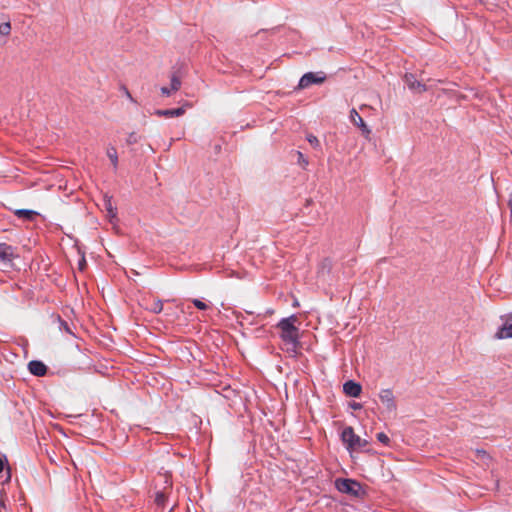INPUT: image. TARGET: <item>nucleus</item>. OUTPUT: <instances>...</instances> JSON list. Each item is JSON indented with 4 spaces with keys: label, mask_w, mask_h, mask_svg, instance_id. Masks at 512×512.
Listing matches in <instances>:
<instances>
[{
    "label": "nucleus",
    "mask_w": 512,
    "mask_h": 512,
    "mask_svg": "<svg viewBox=\"0 0 512 512\" xmlns=\"http://www.w3.org/2000/svg\"><path fill=\"white\" fill-rule=\"evenodd\" d=\"M297 321V316L291 315L290 317L283 318L277 324V327L280 329V338L285 346V350L289 353H297L300 348L299 329L295 326Z\"/></svg>",
    "instance_id": "obj_1"
},
{
    "label": "nucleus",
    "mask_w": 512,
    "mask_h": 512,
    "mask_svg": "<svg viewBox=\"0 0 512 512\" xmlns=\"http://www.w3.org/2000/svg\"><path fill=\"white\" fill-rule=\"evenodd\" d=\"M341 440L348 450H358L365 447L368 442L355 434L354 429L348 426L341 433Z\"/></svg>",
    "instance_id": "obj_2"
},
{
    "label": "nucleus",
    "mask_w": 512,
    "mask_h": 512,
    "mask_svg": "<svg viewBox=\"0 0 512 512\" xmlns=\"http://www.w3.org/2000/svg\"><path fill=\"white\" fill-rule=\"evenodd\" d=\"M326 80V74L323 71L305 73L299 81L298 88L305 89L313 84H322Z\"/></svg>",
    "instance_id": "obj_3"
},
{
    "label": "nucleus",
    "mask_w": 512,
    "mask_h": 512,
    "mask_svg": "<svg viewBox=\"0 0 512 512\" xmlns=\"http://www.w3.org/2000/svg\"><path fill=\"white\" fill-rule=\"evenodd\" d=\"M339 492L357 496L361 490L360 484L352 479H337L335 482Z\"/></svg>",
    "instance_id": "obj_4"
},
{
    "label": "nucleus",
    "mask_w": 512,
    "mask_h": 512,
    "mask_svg": "<svg viewBox=\"0 0 512 512\" xmlns=\"http://www.w3.org/2000/svg\"><path fill=\"white\" fill-rule=\"evenodd\" d=\"M379 399L389 413L396 411L397 404H396L395 396L391 389H389V388L382 389L379 392Z\"/></svg>",
    "instance_id": "obj_5"
},
{
    "label": "nucleus",
    "mask_w": 512,
    "mask_h": 512,
    "mask_svg": "<svg viewBox=\"0 0 512 512\" xmlns=\"http://www.w3.org/2000/svg\"><path fill=\"white\" fill-rule=\"evenodd\" d=\"M503 324L498 329L495 337L497 339H508L512 338V314L502 317Z\"/></svg>",
    "instance_id": "obj_6"
},
{
    "label": "nucleus",
    "mask_w": 512,
    "mask_h": 512,
    "mask_svg": "<svg viewBox=\"0 0 512 512\" xmlns=\"http://www.w3.org/2000/svg\"><path fill=\"white\" fill-rule=\"evenodd\" d=\"M404 82L408 86V88L416 93H423L427 91V87L422 82L416 79V76L412 73H407L404 76Z\"/></svg>",
    "instance_id": "obj_7"
},
{
    "label": "nucleus",
    "mask_w": 512,
    "mask_h": 512,
    "mask_svg": "<svg viewBox=\"0 0 512 512\" xmlns=\"http://www.w3.org/2000/svg\"><path fill=\"white\" fill-rule=\"evenodd\" d=\"M350 121L361 130V132L365 136V138H369V136L371 134V130L366 125L365 121L359 115L357 110L354 108L350 111Z\"/></svg>",
    "instance_id": "obj_8"
},
{
    "label": "nucleus",
    "mask_w": 512,
    "mask_h": 512,
    "mask_svg": "<svg viewBox=\"0 0 512 512\" xmlns=\"http://www.w3.org/2000/svg\"><path fill=\"white\" fill-rule=\"evenodd\" d=\"M181 88V79L177 74L171 76L170 87H162L161 94L163 96H171Z\"/></svg>",
    "instance_id": "obj_9"
},
{
    "label": "nucleus",
    "mask_w": 512,
    "mask_h": 512,
    "mask_svg": "<svg viewBox=\"0 0 512 512\" xmlns=\"http://www.w3.org/2000/svg\"><path fill=\"white\" fill-rule=\"evenodd\" d=\"M343 391L347 396L357 398L361 394L362 387L359 383L349 380L344 383Z\"/></svg>",
    "instance_id": "obj_10"
},
{
    "label": "nucleus",
    "mask_w": 512,
    "mask_h": 512,
    "mask_svg": "<svg viewBox=\"0 0 512 512\" xmlns=\"http://www.w3.org/2000/svg\"><path fill=\"white\" fill-rule=\"evenodd\" d=\"M28 370L31 374L41 377L46 374L47 367L43 362L33 360L28 363Z\"/></svg>",
    "instance_id": "obj_11"
},
{
    "label": "nucleus",
    "mask_w": 512,
    "mask_h": 512,
    "mask_svg": "<svg viewBox=\"0 0 512 512\" xmlns=\"http://www.w3.org/2000/svg\"><path fill=\"white\" fill-rule=\"evenodd\" d=\"M185 113V109L183 107L175 108V109H158L155 111V115L159 117H179Z\"/></svg>",
    "instance_id": "obj_12"
},
{
    "label": "nucleus",
    "mask_w": 512,
    "mask_h": 512,
    "mask_svg": "<svg viewBox=\"0 0 512 512\" xmlns=\"http://www.w3.org/2000/svg\"><path fill=\"white\" fill-rule=\"evenodd\" d=\"M14 257V250L10 245L0 243V261L8 262Z\"/></svg>",
    "instance_id": "obj_13"
},
{
    "label": "nucleus",
    "mask_w": 512,
    "mask_h": 512,
    "mask_svg": "<svg viewBox=\"0 0 512 512\" xmlns=\"http://www.w3.org/2000/svg\"><path fill=\"white\" fill-rule=\"evenodd\" d=\"M15 215L19 218L31 220L37 215V213L33 210L19 209L15 211Z\"/></svg>",
    "instance_id": "obj_14"
},
{
    "label": "nucleus",
    "mask_w": 512,
    "mask_h": 512,
    "mask_svg": "<svg viewBox=\"0 0 512 512\" xmlns=\"http://www.w3.org/2000/svg\"><path fill=\"white\" fill-rule=\"evenodd\" d=\"M149 310L153 313H160L163 310V301L160 299H154L149 307Z\"/></svg>",
    "instance_id": "obj_15"
},
{
    "label": "nucleus",
    "mask_w": 512,
    "mask_h": 512,
    "mask_svg": "<svg viewBox=\"0 0 512 512\" xmlns=\"http://www.w3.org/2000/svg\"><path fill=\"white\" fill-rule=\"evenodd\" d=\"M165 490H166V488H164V490H162V491H157L155 494V503L158 506H163L166 502L167 494H166Z\"/></svg>",
    "instance_id": "obj_16"
},
{
    "label": "nucleus",
    "mask_w": 512,
    "mask_h": 512,
    "mask_svg": "<svg viewBox=\"0 0 512 512\" xmlns=\"http://www.w3.org/2000/svg\"><path fill=\"white\" fill-rule=\"evenodd\" d=\"M107 156L111 160L114 166L117 165L118 157H117V151L115 148L111 147L107 150Z\"/></svg>",
    "instance_id": "obj_17"
},
{
    "label": "nucleus",
    "mask_w": 512,
    "mask_h": 512,
    "mask_svg": "<svg viewBox=\"0 0 512 512\" xmlns=\"http://www.w3.org/2000/svg\"><path fill=\"white\" fill-rule=\"evenodd\" d=\"M11 32V24L10 22H4L0 24V34L7 36Z\"/></svg>",
    "instance_id": "obj_18"
},
{
    "label": "nucleus",
    "mask_w": 512,
    "mask_h": 512,
    "mask_svg": "<svg viewBox=\"0 0 512 512\" xmlns=\"http://www.w3.org/2000/svg\"><path fill=\"white\" fill-rule=\"evenodd\" d=\"M139 140H140V137L135 132H131L128 135L126 142L128 145H132V144L137 143Z\"/></svg>",
    "instance_id": "obj_19"
},
{
    "label": "nucleus",
    "mask_w": 512,
    "mask_h": 512,
    "mask_svg": "<svg viewBox=\"0 0 512 512\" xmlns=\"http://www.w3.org/2000/svg\"><path fill=\"white\" fill-rule=\"evenodd\" d=\"M192 303L199 310H206V309H208V305L206 303H204L203 301L199 300V299H193Z\"/></svg>",
    "instance_id": "obj_20"
},
{
    "label": "nucleus",
    "mask_w": 512,
    "mask_h": 512,
    "mask_svg": "<svg viewBox=\"0 0 512 512\" xmlns=\"http://www.w3.org/2000/svg\"><path fill=\"white\" fill-rule=\"evenodd\" d=\"M307 141L314 147H319L320 146V142L318 140V138L312 134H309L307 136Z\"/></svg>",
    "instance_id": "obj_21"
},
{
    "label": "nucleus",
    "mask_w": 512,
    "mask_h": 512,
    "mask_svg": "<svg viewBox=\"0 0 512 512\" xmlns=\"http://www.w3.org/2000/svg\"><path fill=\"white\" fill-rule=\"evenodd\" d=\"M297 156H298V164L301 165L303 168H306V166L308 165V160L299 151L297 152Z\"/></svg>",
    "instance_id": "obj_22"
},
{
    "label": "nucleus",
    "mask_w": 512,
    "mask_h": 512,
    "mask_svg": "<svg viewBox=\"0 0 512 512\" xmlns=\"http://www.w3.org/2000/svg\"><path fill=\"white\" fill-rule=\"evenodd\" d=\"M377 439H378V441H380L381 443H383L385 445H388L390 442L389 437L383 432H380L377 434Z\"/></svg>",
    "instance_id": "obj_23"
},
{
    "label": "nucleus",
    "mask_w": 512,
    "mask_h": 512,
    "mask_svg": "<svg viewBox=\"0 0 512 512\" xmlns=\"http://www.w3.org/2000/svg\"><path fill=\"white\" fill-rule=\"evenodd\" d=\"M120 90L131 102L136 103V100L132 97L131 93L129 92L128 88L125 85H122L120 87Z\"/></svg>",
    "instance_id": "obj_24"
},
{
    "label": "nucleus",
    "mask_w": 512,
    "mask_h": 512,
    "mask_svg": "<svg viewBox=\"0 0 512 512\" xmlns=\"http://www.w3.org/2000/svg\"><path fill=\"white\" fill-rule=\"evenodd\" d=\"M86 260L84 257H82L79 261L78 268L80 271H83L86 268Z\"/></svg>",
    "instance_id": "obj_25"
},
{
    "label": "nucleus",
    "mask_w": 512,
    "mask_h": 512,
    "mask_svg": "<svg viewBox=\"0 0 512 512\" xmlns=\"http://www.w3.org/2000/svg\"><path fill=\"white\" fill-rule=\"evenodd\" d=\"M107 210H108V213H109V215H110L111 217H115V216H116V211L112 208V206H111V204H110V203H109V205H108Z\"/></svg>",
    "instance_id": "obj_26"
},
{
    "label": "nucleus",
    "mask_w": 512,
    "mask_h": 512,
    "mask_svg": "<svg viewBox=\"0 0 512 512\" xmlns=\"http://www.w3.org/2000/svg\"><path fill=\"white\" fill-rule=\"evenodd\" d=\"M6 461H7V460H6V457H3V458H2V457L0 456V472H2V471H3V469H4V464H5V462H6Z\"/></svg>",
    "instance_id": "obj_27"
},
{
    "label": "nucleus",
    "mask_w": 512,
    "mask_h": 512,
    "mask_svg": "<svg viewBox=\"0 0 512 512\" xmlns=\"http://www.w3.org/2000/svg\"><path fill=\"white\" fill-rule=\"evenodd\" d=\"M361 407H362V405H361V404H359V403H354V404L352 405V408H354V409H360Z\"/></svg>",
    "instance_id": "obj_28"
},
{
    "label": "nucleus",
    "mask_w": 512,
    "mask_h": 512,
    "mask_svg": "<svg viewBox=\"0 0 512 512\" xmlns=\"http://www.w3.org/2000/svg\"><path fill=\"white\" fill-rule=\"evenodd\" d=\"M166 483L168 484L169 487H171V482H168V480H166Z\"/></svg>",
    "instance_id": "obj_29"
}]
</instances>
